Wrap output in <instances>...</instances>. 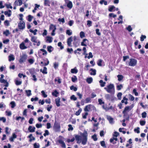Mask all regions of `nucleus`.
<instances>
[{"mask_svg":"<svg viewBox=\"0 0 148 148\" xmlns=\"http://www.w3.org/2000/svg\"><path fill=\"white\" fill-rule=\"evenodd\" d=\"M45 133L43 134V135L44 136H46L47 135H48L49 134V132L47 130H45Z\"/></svg>","mask_w":148,"mask_h":148,"instance_id":"63","label":"nucleus"},{"mask_svg":"<svg viewBox=\"0 0 148 148\" xmlns=\"http://www.w3.org/2000/svg\"><path fill=\"white\" fill-rule=\"evenodd\" d=\"M71 72L72 73H76L78 72V70L76 68L71 69Z\"/></svg>","mask_w":148,"mask_h":148,"instance_id":"33","label":"nucleus"},{"mask_svg":"<svg viewBox=\"0 0 148 148\" xmlns=\"http://www.w3.org/2000/svg\"><path fill=\"white\" fill-rule=\"evenodd\" d=\"M27 56H21L20 58L19 62L20 64H22L25 62L27 59Z\"/></svg>","mask_w":148,"mask_h":148,"instance_id":"12","label":"nucleus"},{"mask_svg":"<svg viewBox=\"0 0 148 148\" xmlns=\"http://www.w3.org/2000/svg\"><path fill=\"white\" fill-rule=\"evenodd\" d=\"M27 138H29V141L30 142H31L32 140H35V138L32 136V134H30L28 136Z\"/></svg>","mask_w":148,"mask_h":148,"instance_id":"18","label":"nucleus"},{"mask_svg":"<svg viewBox=\"0 0 148 148\" xmlns=\"http://www.w3.org/2000/svg\"><path fill=\"white\" fill-rule=\"evenodd\" d=\"M85 103H90L91 102V98L90 97L86 98L85 99Z\"/></svg>","mask_w":148,"mask_h":148,"instance_id":"39","label":"nucleus"},{"mask_svg":"<svg viewBox=\"0 0 148 148\" xmlns=\"http://www.w3.org/2000/svg\"><path fill=\"white\" fill-rule=\"evenodd\" d=\"M115 7L113 5H110L109 7L108 11L110 12H114L115 11Z\"/></svg>","mask_w":148,"mask_h":148,"instance_id":"19","label":"nucleus"},{"mask_svg":"<svg viewBox=\"0 0 148 148\" xmlns=\"http://www.w3.org/2000/svg\"><path fill=\"white\" fill-rule=\"evenodd\" d=\"M82 111V109L80 108V109L78 110L77 111H76L75 113V114L77 116L79 115Z\"/></svg>","mask_w":148,"mask_h":148,"instance_id":"37","label":"nucleus"},{"mask_svg":"<svg viewBox=\"0 0 148 148\" xmlns=\"http://www.w3.org/2000/svg\"><path fill=\"white\" fill-rule=\"evenodd\" d=\"M71 80L73 82H75L77 80V78L76 76H74V77L71 78Z\"/></svg>","mask_w":148,"mask_h":148,"instance_id":"54","label":"nucleus"},{"mask_svg":"<svg viewBox=\"0 0 148 148\" xmlns=\"http://www.w3.org/2000/svg\"><path fill=\"white\" fill-rule=\"evenodd\" d=\"M129 96H130L129 99L131 101H133L134 99V97L131 94H129Z\"/></svg>","mask_w":148,"mask_h":148,"instance_id":"49","label":"nucleus"},{"mask_svg":"<svg viewBox=\"0 0 148 148\" xmlns=\"http://www.w3.org/2000/svg\"><path fill=\"white\" fill-rule=\"evenodd\" d=\"M90 71H92V72L90 73V75H95L96 74V70L95 69H91Z\"/></svg>","mask_w":148,"mask_h":148,"instance_id":"26","label":"nucleus"},{"mask_svg":"<svg viewBox=\"0 0 148 148\" xmlns=\"http://www.w3.org/2000/svg\"><path fill=\"white\" fill-rule=\"evenodd\" d=\"M54 81L55 82H58V83L59 84H60L61 82V79L59 77L56 78L54 79Z\"/></svg>","mask_w":148,"mask_h":148,"instance_id":"40","label":"nucleus"},{"mask_svg":"<svg viewBox=\"0 0 148 148\" xmlns=\"http://www.w3.org/2000/svg\"><path fill=\"white\" fill-rule=\"evenodd\" d=\"M53 129L57 131L60 130V124L56 121L55 122L53 126Z\"/></svg>","mask_w":148,"mask_h":148,"instance_id":"10","label":"nucleus"},{"mask_svg":"<svg viewBox=\"0 0 148 148\" xmlns=\"http://www.w3.org/2000/svg\"><path fill=\"white\" fill-rule=\"evenodd\" d=\"M29 32H30L33 33L34 35H36V32H37L38 30L37 29H35L34 31L32 29H30L29 30Z\"/></svg>","mask_w":148,"mask_h":148,"instance_id":"38","label":"nucleus"},{"mask_svg":"<svg viewBox=\"0 0 148 148\" xmlns=\"http://www.w3.org/2000/svg\"><path fill=\"white\" fill-rule=\"evenodd\" d=\"M99 3L101 5L103 4V3H104L105 5H107V2L106 1H104V0H101L99 1Z\"/></svg>","mask_w":148,"mask_h":148,"instance_id":"41","label":"nucleus"},{"mask_svg":"<svg viewBox=\"0 0 148 148\" xmlns=\"http://www.w3.org/2000/svg\"><path fill=\"white\" fill-rule=\"evenodd\" d=\"M66 34L69 36H70L72 34V31L69 29L67 30L66 31Z\"/></svg>","mask_w":148,"mask_h":148,"instance_id":"43","label":"nucleus"},{"mask_svg":"<svg viewBox=\"0 0 148 148\" xmlns=\"http://www.w3.org/2000/svg\"><path fill=\"white\" fill-rule=\"evenodd\" d=\"M59 94V92H58V91L55 90L52 93V95L56 97H58L57 95Z\"/></svg>","mask_w":148,"mask_h":148,"instance_id":"28","label":"nucleus"},{"mask_svg":"<svg viewBox=\"0 0 148 148\" xmlns=\"http://www.w3.org/2000/svg\"><path fill=\"white\" fill-rule=\"evenodd\" d=\"M47 67L45 66L43 67V70L42 71V69H40V71L42 72V73H43V74H47Z\"/></svg>","mask_w":148,"mask_h":148,"instance_id":"23","label":"nucleus"},{"mask_svg":"<svg viewBox=\"0 0 148 148\" xmlns=\"http://www.w3.org/2000/svg\"><path fill=\"white\" fill-rule=\"evenodd\" d=\"M123 88V86L122 84H120L116 86L117 90H121Z\"/></svg>","mask_w":148,"mask_h":148,"instance_id":"35","label":"nucleus"},{"mask_svg":"<svg viewBox=\"0 0 148 148\" xmlns=\"http://www.w3.org/2000/svg\"><path fill=\"white\" fill-rule=\"evenodd\" d=\"M72 41V37L71 36L67 40L68 45L69 46H71V42Z\"/></svg>","mask_w":148,"mask_h":148,"instance_id":"20","label":"nucleus"},{"mask_svg":"<svg viewBox=\"0 0 148 148\" xmlns=\"http://www.w3.org/2000/svg\"><path fill=\"white\" fill-rule=\"evenodd\" d=\"M88 114L87 112H85V114H82V118L84 119H86V116L88 115Z\"/></svg>","mask_w":148,"mask_h":148,"instance_id":"58","label":"nucleus"},{"mask_svg":"<svg viewBox=\"0 0 148 148\" xmlns=\"http://www.w3.org/2000/svg\"><path fill=\"white\" fill-rule=\"evenodd\" d=\"M10 104L11 105V107L12 108H13L14 107H15L16 106L15 103L14 101H12L10 103Z\"/></svg>","mask_w":148,"mask_h":148,"instance_id":"52","label":"nucleus"},{"mask_svg":"<svg viewBox=\"0 0 148 148\" xmlns=\"http://www.w3.org/2000/svg\"><path fill=\"white\" fill-rule=\"evenodd\" d=\"M23 3L22 0H16L14 3L13 9L16 10V6H21L22 5Z\"/></svg>","mask_w":148,"mask_h":148,"instance_id":"8","label":"nucleus"},{"mask_svg":"<svg viewBox=\"0 0 148 148\" xmlns=\"http://www.w3.org/2000/svg\"><path fill=\"white\" fill-rule=\"evenodd\" d=\"M47 51L49 52H51L53 50V48L51 46H48L47 47Z\"/></svg>","mask_w":148,"mask_h":148,"instance_id":"29","label":"nucleus"},{"mask_svg":"<svg viewBox=\"0 0 148 148\" xmlns=\"http://www.w3.org/2000/svg\"><path fill=\"white\" fill-rule=\"evenodd\" d=\"M52 37L47 36L46 37V42H47L51 43L52 41Z\"/></svg>","mask_w":148,"mask_h":148,"instance_id":"16","label":"nucleus"},{"mask_svg":"<svg viewBox=\"0 0 148 148\" xmlns=\"http://www.w3.org/2000/svg\"><path fill=\"white\" fill-rule=\"evenodd\" d=\"M99 82L100 83V86L101 87H103L105 86L106 84L105 82H103L102 80H101L99 81Z\"/></svg>","mask_w":148,"mask_h":148,"instance_id":"36","label":"nucleus"},{"mask_svg":"<svg viewBox=\"0 0 148 148\" xmlns=\"http://www.w3.org/2000/svg\"><path fill=\"white\" fill-rule=\"evenodd\" d=\"M64 1L65 3L66 4L67 7L69 8V9H71L73 6L72 2L69 0H64Z\"/></svg>","mask_w":148,"mask_h":148,"instance_id":"9","label":"nucleus"},{"mask_svg":"<svg viewBox=\"0 0 148 148\" xmlns=\"http://www.w3.org/2000/svg\"><path fill=\"white\" fill-rule=\"evenodd\" d=\"M93 81V79L92 77H90L87 78L86 81L89 84L91 83Z\"/></svg>","mask_w":148,"mask_h":148,"instance_id":"25","label":"nucleus"},{"mask_svg":"<svg viewBox=\"0 0 148 148\" xmlns=\"http://www.w3.org/2000/svg\"><path fill=\"white\" fill-rule=\"evenodd\" d=\"M73 43L75 47H77L79 45L78 41H73Z\"/></svg>","mask_w":148,"mask_h":148,"instance_id":"59","label":"nucleus"},{"mask_svg":"<svg viewBox=\"0 0 148 148\" xmlns=\"http://www.w3.org/2000/svg\"><path fill=\"white\" fill-rule=\"evenodd\" d=\"M100 144L101 146L103 147V148H106V145L105 143V142L104 140H103L100 141Z\"/></svg>","mask_w":148,"mask_h":148,"instance_id":"32","label":"nucleus"},{"mask_svg":"<svg viewBox=\"0 0 148 148\" xmlns=\"http://www.w3.org/2000/svg\"><path fill=\"white\" fill-rule=\"evenodd\" d=\"M91 105V104H89L86 106L85 108H84V110L86 112H88L90 109Z\"/></svg>","mask_w":148,"mask_h":148,"instance_id":"22","label":"nucleus"},{"mask_svg":"<svg viewBox=\"0 0 148 148\" xmlns=\"http://www.w3.org/2000/svg\"><path fill=\"white\" fill-rule=\"evenodd\" d=\"M122 95V92H119L118 93L117 95V97L118 99L121 100V97Z\"/></svg>","mask_w":148,"mask_h":148,"instance_id":"45","label":"nucleus"},{"mask_svg":"<svg viewBox=\"0 0 148 148\" xmlns=\"http://www.w3.org/2000/svg\"><path fill=\"white\" fill-rule=\"evenodd\" d=\"M4 14L5 15H7V16L9 17H10L11 15V13H9L7 11H5L4 12Z\"/></svg>","mask_w":148,"mask_h":148,"instance_id":"57","label":"nucleus"},{"mask_svg":"<svg viewBox=\"0 0 148 148\" xmlns=\"http://www.w3.org/2000/svg\"><path fill=\"white\" fill-rule=\"evenodd\" d=\"M28 61L30 64H32L34 62V60L33 59H30L28 60Z\"/></svg>","mask_w":148,"mask_h":148,"instance_id":"61","label":"nucleus"},{"mask_svg":"<svg viewBox=\"0 0 148 148\" xmlns=\"http://www.w3.org/2000/svg\"><path fill=\"white\" fill-rule=\"evenodd\" d=\"M142 117L143 118H145L146 117L147 114L145 112L142 113Z\"/></svg>","mask_w":148,"mask_h":148,"instance_id":"53","label":"nucleus"},{"mask_svg":"<svg viewBox=\"0 0 148 148\" xmlns=\"http://www.w3.org/2000/svg\"><path fill=\"white\" fill-rule=\"evenodd\" d=\"M0 82L1 83H4V85L3 86H5V87H8V86L9 83L6 80H5L4 79H0Z\"/></svg>","mask_w":148,"mask_h":148,"instance_id":"13","label":"nucleus"},{"mask_svg":"<svg viewBox=\"0 0 148 148\" xmlns=\"http://www.w3.org/2000/svg\"><path fill=\"white\" fill-rule=\"evenodd\" d=\"M15 59L14 56H9L8 60L9 61H14Z\"/></svg>","mask_w":148,"mask_h":148,"instance_id":"48","label":"nucleus"},{"mask_svg":"<svg viewBox=\"0 0 148 148\" xmlns=\"http://www.w3.org/2000/svg\"><path fill=\"white\" fill-rule=\"evenodd\" d=\"M70 89L71 90H73L74 91H76L77 90V88L74 86L73 85L71 86L70 87Z\"/></svg>","mask_w":148,"mask_h":148,"instance_id":"46","label":"nucleus"},{"mask_svg":"<svg viewBox=\"0 0 148 148\" xmlns=\"http://www.w3.org/2000/svg\"><path fill=\"white\" fill-rule=\"evenodd\" d=\"M81 135V136L77 135L75 136V139L77 141V143L80 144L81 142L82 145H85L86 144L88 140V134L87 131L84 130Z\"/></svg>","mask_w":148,"mask_h":148,"instance_id":"1","label":"nucleus"},{"mask_svg":"<svg viewBox=\"0 0 148 148\" xmlns=\"http://www.w3.org/2000/svg\"><path fill=\"white\" fill-rule=\"evenodd\" d=\"M50 2L49 0H45L44 4L45 6H50Z\"/></svg>","mask_w":148,"mask_h":148,"instance_id":"27","label":"nucleus"},{"mask_svg":"<svg viewBox=\"0 0 148 148\" xmlns=\"http://www.w3.org/2000/svg\"><path fill=\"white\" fill-rule=\"evenodd\" d=\"M31 40L33 42L37 43V46H39L40 44V42L39 40H37V38L36 36H32Z\"/></svg>","mask_w":148,"mask_h":148,"instance_id":"7","label":"nucleus"},{"mask_svg":"<svg viewBox=\"0 0 148 148\" xmlns=\"http://www.w3.org/2000/svg\"><path fill=\"white\" fill-rule=\"evenodd\" d=\"M35 127H32V126H29L28 128V130L30 132H35Z\"/></svg>","mask_w":148,"mask_h":148,"instance_id":"17","label":"nucleus"},{"mask_svg":"<svg viewBox=\"0 0 148 148\" xmlns=\"http://www.w3.org/2000/svg\"><path fill=\"white\" fill-rule=\"evenodd\" d=\"M69 128H68V131L73 130V127H72V125L71 124L68 125Z\"/></svg>","mask_w":148,"mask_h":148,"instance_id":"60","label":"nucleus"},{"mask_svg":"<svg viewBox=\"0 0 148 148\" xmlns=\"http://www.w3.org/2000/svg\"><path fill=\"white\" fill-rule=\"evenodd\" d=\"M99 103L100 105H102V104H104V102L103 101L102 99H99L98 100Z\"/></svg>","mask_w":148,"mask_h":148,"instance_id":"51","label":"nucleus"},{"mask_svg":"<svg viewBox=\"0 0 148 148\" xmlns=\"http://www.w3.org/2000/svg\"><path fill=\"white\" fill-rule=\"evenodd\" d=\"M127 100L128 99L127 98L125 97H123V99L121 101V103H120L118 105V107H119V108L120 109H121L122 108V103H124L125 105H127Z\"/></svg>","mask_w":148,"mask_h":148,"instance_id":"5","label":"nucleus"},{"mask_svg":"<svg viewBox=\"0 0 148 148\" xmlns=\"http://www.w3.org/2000/svg\"><path fill=\"white\" fill-rule=\"evenodd\" d=\"M145 123H146V122L145 121L141 120V121H140V125H141L142 126L144 125L145 124Z\"/></svg>","mask_w":148,"mask_h":148,"instance_id":"62","label":"nucleus"},{"mask_svg":"<svg viewBox=\"0 0 148 148\" xmlns=\"http://www.w3.org/2000/svg\"><path fill=\"white\" fill-rule=\"evenodd\" d=\"M70 99L71 100H73L74 101H76L77 99V98L75 97V95H72L70 97Z\"/></svg>","mask_w":148,"mask_h":148,"instance_id":"50","label":"nucleus"},{"mask_svg":"<svg viewBox=\"0 0 148 148\" xmlns=\"http://www.w3.org/2000/svg\"><path fill=\"white\" fill-rule=\"evenodd\" d=\"M58 142L61 144V147L63 148H66V146L64 142L62 140L60 139L58 140Z\"/></svg>","mask_w":148,"mask_h":148,"instance_id":"15","label":"nucleus"},{"mask_svg":"<svg viewBox=\"0 0 148 148\" xmlns=\"http://www.w3.org/2000/svg\"><path fill=\"white\" fill-rule=\"evenodd\" d=\"M18 27L19 29H23L25 28V22L23 21H21L18 24Z\"/></svg>","mask_w":148,"mask_h":148,"instance_id":"11","label":"nucleus"},{"mask_svg":"<svg viewBox=\"0 0 148 148\" xmlns=\"http://www.w3.org/2000/svg\"><path fill=\"white\" fill-rule=\"evenodd\" d=\"M107 119L109 121L110 123H112L113 122V119L110 116H109L107 117Z\"/></svg>","mask_w":148,"mask_h":148,"instance_id":"44","label":"nucleus"},{"mask_svg":"<svg viewBox=\"0 0 148 148\" xmlns=\"http://www.w3.org/2000/svg\"><path fill=\"white\" fill-rule=\"evenodd\" d=\"M137 63V60H136L134 58H131L129 60L128 64L129 66H134L136 65Z\"/></svg>","mask_w":148,"mask_h":148,"instance_id":"6","label":"nucleus"},{"mask_svg":"<svg viewBox=\"0 0 148 148\" xmlns=\"http://www.w3.org/2000/svg\"><path fill=\"white\" fill-rule=\"evenodd\" d=\"M60 98L58 97L57 99H56V103L57 106L59 107L60 106Z\"/></svg>","mask_w":148,"mask_h":148,"instance_id":"21","label":"nucleus"},{"mask_svg":"<svg viewBox=\"0 0 148 148\" xmlns=\"http://www.w3.org/2000/svg\"><path fill=\"white\" fill-rule=\"evenodd\" d=\"M88 41V40L86 39H84L81 43V45L82 46H86Z\"/></svg>","mask_w":148,"mask_h":148,"instance_id":"14","label":"nucleus"},{"mask_svg":"<svg viewBox=\"0 0 148 148\" xmlns=\"http://www.w3.org/2000/svg\"><path fill=\"white\" fill-rule=\"evenodd\" d=\"M130 106H127L125 107L124 110L123 111L122 113L124 117L126 118L127 120H129V116L128 114V112L131 110Z\"/></svg>","mask_w":148,"mask_h":148,"instance_id":"2","label":"nucleus"},{"mask_svg":"<svg viewBox=\"0 0 148 148\" xmlns=\"http://www.w3.org/2000/svg\"><path fill=\"white\" fill-rule=\"evenodd\" d=\"M31 43L30 42L29 40L27 38H26L24 42H22L20 45L19 47L21 49H24L27 48L28 47L27 46V45H25V43Z\"/></svg>","mask_w":148,"mask_h":148,"instance_id":"4","label":"nucleus"},{"mask_svg":"<svg viewBox=\"0 0 148 148\" xmlns=\"http://www.w3.org/2000/svg\"><path fill=\"white\" fill-rule=\"evenodd\" d=\"M41 92L42 94V96L44 98L47 97V95L45 94V91L44 90H42L41 91Z\"/></svg>","mask_w":148,"mask_h":148,"instance_id":"56","label":"nucleus"},{"mask_svg":"<svg viewBox=\"0 0 148 148\" xmlns=\"http://www.w3.org/2000/svg\"><path fill=\"white\" fill-rule=\"evenodd\" d=\"M118 80L119 81H120L123 80L124 78L123 76L121 75H117Z\"/></svg>","mask_w":148,"mask_h":148,"instance_id":"24","label":"nucleus"},{"mask_svg":"<svg viewBox=\"0 0 148 148\" xmlns=\"http://www.w3.org/2000/svg\"><path fill=\"white\" fill-rule=\"evenodd\" d=\"M3 34L6 36H8L10 34L9 31L8 30H6L5 31L3 32Z\"/></svg>","mask_w":148,"mask_h":148,"instance_id":"42","label":"nucleus"},{"mask_svg":"<svg viewBox=\"0 0 148 148\" xmlns=\"http://www.w3.org/2000/svg\"><path fill=\"white\" fill-rule=\"evenodd\" d=\"M91 138L94 141H96L97 140V135L96 134H94L91 136Z\"/></svg>","mask_w":148,"mask_h":148,"instance_id":"30","label":"nucleus"},{"mask_svg":"<svg viewBox=\"0 0 148 148\" xmlns=\"http://www.w3.org/2000/svg\"><path fill=\"white\" fill-rule=\"evenodd\" d=\"M104 89L108 93H112L115 91L114 87L113 84H110L107 85Z\"/></svg>","mask_w":148,"mask_h":148,"instance_id":"3","label":"nucleus"},{"mask_svg":"<svg viewBox=\"0 0 148 148\" xmlns=\"http://www.w3.org/2000/svg\"><path fill=\"white\" fill-rule=\"evenodd\" d=\"M58 46L60 47V48L61 49H63L64 47L62 45V43L60 42H59L58 44Z\"/></svg>","mask_w":148,"mask_h":148,"instance_id":"55","label":"nucleus"},{"mask_svg":"<svg viewBox=\"0 0 148 148\" xmlns=\"http://www.w3.org/2000/svg\"><path fill=\"white\" fill-rule=\"evenodd\" d=\"M103 62V60L101 59H99L97 62V64L99 66H102V63Z\"/></svg>","mask_w":148,"mask_h":148,"instance_id":"31","label":"nucleus"},{"mask_svg":"<svg viewBox=\"0 0 148 148\" xmlns=\"http://www.w3.org/2000/svg\"><path fill=\"white\" fill-rule=\"evenodd\" d=\"M81 38H83L85 37V34L83 32L81 31L79 34Z\"/></svg>","mask_w":148,"mask_h":148,"instance_id":"47","label":"nucleus"},{"mask_svg":"<svg viewBox=\"0 0 148 148\" xmlns=\"http://www.w3.org/2000/svg\"><path fill=\"white\" fill-rule=\"evenodd\" d=\"M58 66V64L57 62H55L53 64V66L54 68L56 69Z\"/></svg>","mask_w":148,"mask_h":148,"instance_id":"64","label":"nucleus"},{"mask_svg":"<svg viewBox=\"0 0 148 148\" xmlns=\"http://www.w3.org/2000/svg\"><path fill=\"white\" fill-rule=\"evenodd\" d=\"M31 91L30 90H26L25 92L26 93L27 96L28 97L30 96L32 94L31 93Z\"/></svg>","mask_w":148,"mask_h":148,"instance_id":"34","label":"nucleus"}]
</instances>
